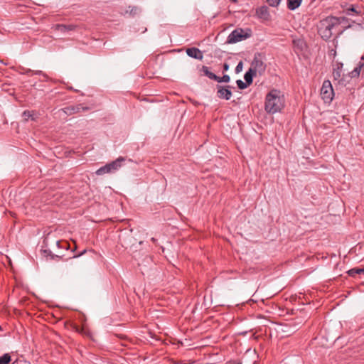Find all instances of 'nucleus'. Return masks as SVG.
<instances>
[{
  "instance_id": "nucleus-1",
  "label": "nucleus",
  "mask_w": 364,
  "mask_h": 364,
  "mask_svg": "<svg viewBox=\"0 0 364 364\" xmlns=\"http://www.w3.org/2000/svg\"><path fill=\"white\" fill-rule=\"evenodd\" d=\"M345 17L328 16L319 22L318 33L324 41L329 40L333 36V30L338 28Z\"/></svg>"
},
{
  "instance_id": "nucleus-2",
  "label": "nucleus",
  "mask_w": 364,
  "mask_h": 364,
  "mask_svg": "<svg viewBox=\"0 0 364 364\" xmlns=\"http://www.w3.org/2000/svg\"><path fill=\"white\" fill-rule=\"evenodd\" d=\"M284 106V96L278 90H272L265 98L264 109L267 113L274 114L280 112Z\"/></svg>"
},
{
  "instance_id": "nucleus-3",
  "label": "nucleus",
  "mask_w": 364,
  "mask_h": 364,
  "mask_svg": "<svg viewBox=\"0 0 364 364\" xmlns=\"http://www.w3.org/2000/svg\"><path fill=\"white\" fill-rule=\"evenodd\" d=\"M264 55L261 53H256L250 65V69L257 75L262 76L264 74L267 65L264 63Z\"/></svg>"
},
{
  "instance_id": "nucleus-4",
  "label": "nucleus",
  "mask_w": 364,
  "mask_h": 364,
  "mask_svg": "<svg viewBox=\"0 0 364 364\" xmlns=\"http://www.w3.org/2000/svg\"><path fill=\"white\" fill-rule=\"evenodd\" d=\"M251 36V30L247 29L245 31L241 28H237L232 31L228 36L226 43L228 44H234L240 42Z\"/></svg>"
},
{
  "instance_id": "nucleus-5",
  "label": "nucleus",
  "mask_w": 364,
  "mask_h": 364,
  "mask_svg": "<svg viewBox=\"0 0 364 364\" xmlns=\"http://www.w3.org/2000/svg\"><path fill=\"white\" fill-rule=\"evenodd\" d=\"M322 99L327 102L332 101L333 97V89L330 80H324L321 89Z\"/></svg>"
},
{
  "instance_id": "nucleus-6",
  "label": "nucleus",
  "mask_w": 364,
  "mask_h": 364,
  "mask_svg": "<svg viewBox=\"0 0 364 364\" xmlns=\"http://www.w3.org/2000/svg\"><path fill=\"white\" fill-rule=\"evenodd\" d=\"M50 237L47 235L43 241V249L41 250L42 255L46 258L49 257L50 259L60 258L61 256L53 253V250L50 249Z\"/></svg>"
},
{
  "instance_id": "nucleus-7",
  "label": "nucleus",
  "mask_w": 364,
  "mask_h": 364,
  "mask_svg": "<svg viewBox=\"0 0 364 364\" xmlns=\"http://www.w3.org/2000/svg\"><path fill=\"white\" fill-rule=\"evenodd\" d=\"M343 65L341 63H336V64L333 65V80L338 81L339 84L345 85L346 76L345 75H341Z\"/></svg>"
},
{
  "instance_id": "nucleus-8",
  "label": "nucleus",
  "mask_w": 364,
  "mask_h": 364,
  "mask_svg": "<svg viewBox=\"0 0 364 364\" xmlns=\"http://www.w3.org/2000/svg\"><path fill=\"white\" fill-rule=\"evenodd\" d=\"M231 88H233L232 86H223L217 85V96L220 99H224L228 100L232 97V91Z\"/></svg>"
},
{
  "instance_id": "nucleus-9",
  "label": "nucleus",
  "mask_w": 364,
  "mask_h": 364,
  "mask_svg": "<svg viewBox=\"0 0 364 364\" xmlns=\"http://www.w3.org/2000/svg\"><path fill=\"white\" fill-rule=\"evenodd\" d=\"M255 14L257 17L262 21L270 20V14L267 6H262L256 9Z\"/></svg>"
},
{
  "instance_id": "nucleus-10",
  "label": "nucleus",
  "mask_w": 364,
  "mask_h": 364,
  "mask_svg": "<svg viewBox=\"0 0 364 364\" xmlns=\"http://www.w3.org/2000/svg\"><path fill=\"white\" fill-rule=\"evenodd\" d=\"M186 53L189 57L197 60H202L203 58L202 52L197 48H187Z\"/></svg>"
},
{
  "instance_id": "nucleus-11",
  "label": "nucleus",
  "mask_w": 364,
  "mask_h": 364,
  "mask_svg": "<svg viewBox=\"0 0 364 364\" xmlns=\"http://www.w3.org/2000/svg\"><path fill=\"white\" fill-rule=\"evenodd\" d=\"M81 107H82V105L79 104V105H72V106H68V107H64L61 110L65 114H66L68 115H72L73 114L78 113V112H81Z\"/></svg>"
},
{
  "instance_id": "nucleus-12",
  "label": "nucleus",
  "mask_w": 364,
  "mask_h": 364,
  "mask_svg": "<svg viewBox=\"0 0 364 364\" xmlns=\"http://www.w3.org/2000/svg\"><path fill=\"white\" fill-rule=\"evenodd\" d=\"M125 161V158L122 156H119L115 161H113L108 164L109 167H110L111 172H114L118 170L122 165V162Z\"/></svg>"
},
{
  "instance_id": "nucleus-13",
  "label": "nucleus",
  "mask_w": 364,
  "mask_h": 364,
  "mask_svg": "<svg viewBox=\"0 0 364 364\" xmlns=\"http://www.w3.org/2000/svg\"><path fill=\"white\" fill-rule=\"evenodd\" d=\"M76 26L73 24L65 25V24H57L55 25V29L60 32L65 33L67 31H74L76 28Z\"/></svg>"
},
{
  "instance_id": "nucleus-14",
  "label": "nucleus",
  "mask_w": 364,
  "mask_h": 364,
  "mask_svg": "<svg viewBox=\"0 0 364 364\" xmlns=\"http://www.w3.org/2000/svg\"><path fill=\"white\" fill-rule=\"evenodd\" d=\"M364 60V56H363L361 58V61L359 63V65L355 67L354 68L353 70H352L350 73H349V76L350 77H358L359 75H360V70H361V68L364 65V62H362Z\"/></svg>"
},
{
  "instance_id": "nucleus-15",
  "label": "nucleus",
  "mask_w": 364,
  "mask_h": 364,
  "mask_svg": "<svg viewBox=\"0 0 364 364\" xmlns=\"http://www.w3.org/2000/svg\"><path fill=\"white\" fill-rule=\"evenodd\" d=\"M302 0H287V8L294 11L299 7L301 4Z\"/></svg>"
},
{
  "instance_id": "nucleus-16",
  "label": "nucleus",
  "mask_w": 364,
  "mask_h": 364,
  "mask_svg": "<svg viewBox=\"0 0 364 364\" xmlns=\"http://www.w3.org/2000/svg\"><path fill=\"white\" fill-rule=\"evenodd\" d=\"M256 75H257L253 72V70L249 68V70L245 73L244 75V78L247 84H249V85H250L252 83L253 77Z\"/></svg>"
},
{
  "instance_id": "nucleus-17",
  "label": "nucleus",
  "mask_w": 364,
  "mask_h": 364,
  "mask_svg": "<svg viewBox=\"0 0 364 364\" xmlns=\"http://www.w3.org/2000/svg\"><path fill=\"white\" fill-rule=\"evenodd\" d=\"M200 71L203 73L204 75L207 76L208 78L215 80L217 78V75L213 73L209 70V68L207 66H202Z\"/></svg>"
},
{
  "instance_id": "nucleus-18",
  "label": "nucleus",
  "mask_w": 364,
  "mask_h": 364,
  "mask_svg": "<svg viewBox=\"0 0 364 364\" xmlns=\"http://www.w3.org/2000/svg\"><path fill=\"white\" fill-rule=\"evenodd\" d=\"M25 121H28L31 119L33 121L36 119V114L34 111L25 110L22 114Z\"/></svg>"
},
{
  "instance_id": "nucleus-19",
  "label": "nucleus",
  "mask_w": 364,
  "mask_h": 364,
  "mask_svg": "<svg viewBox=\"0 0 364 364\" xmlns=\"http://www.w3.org/2000/svg\"><path fill=\"white\" fill-rule=\"evenodd\" d=\"M52 243L54 247L57 248H63V249H68V244L66 242H62L60 240H53L52 241Z\"/></svg>"
},
{
  "instance_id": "nucleus-20",
  "label": "nucleus",
  "mask_w": 364,
  "mask_h": 364,
  "mask_svg": "<svg viewBox=\"0 0 364 364\" xmlns=\"http://www.w3.org/2000/svg\"><path fill=\"white\" fill-rule=\"evenodd\" d=\"M52 243L54 247L57 248H63V249H68V244L66 242H62L60 240H53L52 241Z\"/></svg>"
},
{
  "instance_id": "nucleus-21",
  "label": "nucleus",
  "mask_w": 364,
  "mask_h": 364,
  "mask_svg": "<svg viewBox=\"0 0 364 364\" xmlns=\"http://www.w3.org/2000/svg\"><path fill=\"white\" fill-rule=\"evenodd\" d=\"M364 274V267L363 268H353L348 271V274L350 277H355V274Z\"/></svg>"
},
{
  "instance_id": "nucleus-22",
  "label": "nucleus",
  "mask_w": 364,
  "mask_h": 364,
  "mask_svg": "<svg viewBox=\"0 0 364 364\" xmlns=\"http://www.w3.org/2000/svg\"><path fill=\"white\" fill-rule=\"evenodd\" d=\"M112 173L110 171V167H109L108 164H107L105 166L100 168L97 171V175H103L105 173Z\"/></svg>"
},
{
  "instance_id": "nucleus-23",
  "label": "nucleus",
  "mask_w": 364,
  "mask_h": 364,
  "mask_svg": "<svg viewBox=\"0 0 364 364\" xmlns=\"http://www.w3.org/2000/svg\"><path fill=\"white\" fill-rule=\"evenodd\" d=\"M11 360L10 354L5 353L0 356V364H9Z\"/></svg>"
},
{
  "instance_id": "nucleus-24",
  "label": "nucleus",
  "mask_w": 364,
  "mask_h": 364,
  "mask_svg": "<svg viewBox=\"0 0 364 364\" xmlns=\"http://www.w3.org/2000/svg\"><path fill=\"white\" fill-rule=\"evenodd\" d=\"M230 80V77L228 75H224L223 77H219L217 75V78L215 81L218 82H229Z\"/></svg>"
},
{
  "instance_id": "nucleus-25",
  "label": "nucleus",
  "mask_w": 364,
  "mask_h": 364,
  "mask_svg": "<svg viewBox=\"0 0 364 364\" xmlns=\"http://www.w3.org/2000/svg\"><path fill=\"white\" fill-rule=\"evenodd\" d=\"M236 83H237L238 88L240 90H244V89L247 88V86L249 85V84H247L246 82H244L242 80H237L236 81Z\"/></svg>"
},
{
  "instance_id": "nucleus-26",
  "label": "nucleus",
  "mask_w": 364,
  "mask_h": 364,
  "mask_svg": "<svg viewBox=\"0 0 364 364\" xmlns=\"http://www.w3.org/2000/svg\"><path fill=\"white\" fill-rule=\"evenodd\" d=\"M266 1L270 6L277 7L280 4L281 0H266Z\"/></svg>"
},
{
  "instance_id": "nucleus-27",
  "label": "nucleus",
  "mask_w": 364,
  "mask_h": 364,
  "mask_svg": "<svg viewBox=\"0 0 364 364\" xmlns=\"http://www.w3.org/2000/svg\"><path fill=\"white\" fill-rule=\"evenodd\" d=\"M129 9H130V14L133 16L138 14L141 11V9L137 6H129Z\"/></svg>"
},
{
  "instance_id": "nucleus-28",
  "label": "nucleus",
  "mask_w": 364,
  "mask_h": 364,
  "mask_svg": "<svg viewBox=\"0 0 364 364\" xmlns=\"http://www.w3.org/2000/svg\"><path fill=\"white\" fill-rule=\"evenodd\" d=\"M293 44H294V46L298 47L301 50H302L303 46H304V43L303 41H301L300 39H298V40H294L293 41Z\"/></svg>"
},
{
  "instance_id": "nucleus-29",
  "label": "nucleus",
  "mask_w": 364,
  "mask_h": 364,
  "mask_svg": "<svg viewBox=\"0 0 364 364\" xmlns=\"http://www.w3.org/2000/svg\"><path fill=\"white\" fill-rule=\"evenodd\" d=\"M350 12L355 13L357 15H360L361 14V11H357L356 9L355 8V6H353V5L347 9V14H350Z\"/></svg>"
},
{
  "instance_id": "nucleus-30",
  "label": "nucleus",
  "mask_w": 364,
  "mask_h": 364,
  "mask_svg": "<svg viewBox=\"0 0 364 364\" xmlns=\"http://www.w3.org/2000/svg\"><path fill=\"white\" fill-rule=\"evenodd\" d=\"M33 75H42L43 77H46V80H49L50 78L47 75V74H46L45 73H43V71L41 70H33Z\"/></svg>"
},
{
  "instance_id": "nucleus-31",
  "label": "nucleus",
  "mask_w": 364,
  "mask_h": 364,
  "mask_svg": "<svg viewBox=\"0 0 364 364\" xmlns=\"http://www.w3.org/2000/svg\"><path fill=\"white\" fill-rule=\"evenodd\" d=\"M243 67L242 62L240 61L235 68V73H239L242 71Z\"/></svg>"
},
{
  "instance_id": "nucleus-32",
  "label": "nucleus",
  "mask_w": 364,
  "mask_h": 364,
  "mask_svg": "<svg viewBox=\"0 0 364 364\" xmlns=\"http://www.w3.org/2000/svg\"><path fill=\"white\" fill-rule=\"evenodd\" d=\"M73 330H75L76 332H78V333H82V331H83V328L77 326V325H73Z\"/></svg>"
},
{
  "instance_id": "nucleus-33",
  "label": "nucleus",
  "mask_w": 364,
  "mask_h": 364,
  "mask_svg": "<svg viewBox=\"0 0 364 364\" xmlns=\"http://www.w3.org/2000/svg\"><path fill=\"white\" fill-rule=\"evenodd\" d=\"M73 330H75L76 332H78V333H82V331H83V328L77 326V325H73Z\"/></svg>"
},
{
  "instance_id": "nucleus-34",
  "label": "nucleus",
  "mask_w": 364,
  "mask_h": 364,
  "mask_svg": "<svg viewBox=\"0 0 364 364\" xmlns=\"http://www.w3.org/2000/svg\"><path fill=\"white\" fill-rule=\"evenodd\" d=\"M33 70H32L31 69H25L24 72H23V74L33 75Z\"/></svg>"
},
{
  "instance_id": "nucleus-35",
  "label": "nucleus",
  "mask_w": 364,
  "mask_h": 364,
  "mask_svg": "<svg viewBox=\"0 0 364 364\" xmlns=\"http://www.w3.org/2000/svg\"><path fill=\"white\" fill-rule=\"evenodd\" d=\"M223 71H228V69H229V65L228 63H224L223 64Z\"/></svg>"
},
{
  "instance_id": "nucleus-36",
  "label": "nucleus",
  "mask_w": 364,
  "mask_h": 364,
  "mask_svg": "<svg viewBox=\"0 0 364 364\" xmlns=\"http://www.w3.org/2000/svg\"><path fill=\"white\" fill-rule=\"evenodd\" d=\"M89 109H90V108L88 107L83 106L82 105L81 111H88Z\"/></svg>"
},
{
  "instance_id": "nucleus-37",
  "label": "nucleus",
  "mask_w": 364,
  "mask_h": 364,
  "mask_svg": "<svg viewBox=\"0 0 364 364\" xmlns=\"http://www.w3.org/2000/svg\"><path fill=\"white\" fill-rule=\"evenodd\" d=\"M225 364H240V363H237V362H228V363H226Z\"/></svg>"
},
{
  "instance_id": "nucleus-38",
  "label": "nucleus",
  "mask_w": 364,
  "mask_h": 364,
  "mask_svg": "<svg viewBox=\"0 0 364 364\" xmlns=\"http://www.w3.org/2000/svg\"><path fill=\"white\" fill-rule=\"evenodd\" d=\"M151 241H152L153 242H155L156 241V240L154 237H152V238H151Z\"/></svg>"
},
{
  "instance_id": "nucleus-39",
  "label": "nucleus",
  "mask_w": 364,
  "mask_h": 364,
  "mask_svg": "<svg viewBox=\"0 0 364 364\" xmlns=\"http://www.w3.org/2000/svg\"><path fill=\"white\" fill-rule=\"evenodd\" d=\"M231 2L236 3L237 2V0H230Z\"/></svg>"
},
{
  "instance_id": "nucleus-40",
  "label": "nucleus",
  "mask_w": 364,
  "mask_h": 364,
  "mask_svg": "<svg viewBox=\"0 0 364 364\" xmlns=\"http://www.w3.org/2000/svg\"><path fill=\"white\" fill-rule=\"evenodd\" d=\"M342 32H343V31H339V32H338V35L341 34V33H342Z\"/></svg>"
},
{
  "instance_id": "nucleus-41",
  "label": "nucleus",
  "mask_w": 364,
  "mask_h": 364,
  "mask_svg": "<svg viewBox=\"0 0 364 364\" xmlns=\"http://www.w3.org/2000/svg\"><path fill=\"white\" fill-rule=\"evenodd\" d=\"M82 254V253L80 254L79 256L81 255ZM77 257H78V255H77ZM74 257H77V255H75Z\"/></svg>"
},
{
  "instance_id": "nucleus-42",
  "label": "nucleus",
  "mask_w": 364,
  "mask_h": 364,
  "mask_svg": "<svg viewBox=\"0 0 364 364\" xmlns=\"http://www.w3.org/2000/svg\"><path fill=\"white\" fill-rule=\"evenodd\" d=\"M43 81H47L46 77H43Z\"/></svg>"
},
{
  "instance_id": "nucleus-43",
  "label": "nucleus",
  "mask_w": 364,
  "mask_h": 364,
  "mask_svg": "<svg viewBox=\"0 0 364 364\" xmlns=\"http://www.w3.org/2000/svg\"><path fill=\"white\" fill-rule=\"evenodd\" d=\"M1 330H2V328H1V326H0V331H1Z\"/></svg>"
}]
</instances>
